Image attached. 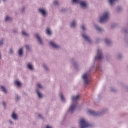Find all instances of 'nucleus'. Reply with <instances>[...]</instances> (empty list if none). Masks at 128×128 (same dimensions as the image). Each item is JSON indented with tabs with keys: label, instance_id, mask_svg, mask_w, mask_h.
<instances>
[{
	"label": "nucleus",
	"instance_id": "nucleus-1",
	"mask_svg": "<svg viewBox=\"0 0 128 128\" xmlns=\"http://www.w3.org/2000/svg\"><path fill=\"white\" fill-rule=\"evenodd\" d=\"M110 16V14L108 12H106L104 14L103 16L101 17L100 20V24H104V22H108V16Z\"/></svg>",
	"mask_w": 128,
	"mask_h": 128
},
{
	"label": "nucleus",
	"instance_id": "nucleus-2",
	"mask_svg": "<svg viewBox=\"0 0 128 128\" xmlns=\"http://www.w3.org/2000/svg\"><path fill=\"white\" fill-rule=\"evenodd\" d=\"M80 126H81V128H86L90 126V125L84 119L80 120Z\"/></svg>",
	"mask_w": 128,
	"mask_h": 128
},
{
	"label": "nucleus",
	"instance_id": "nucleus-3",
	"mask_svg": "<svg viewBox=\"0 0 128 128\" xmlns=\"http://www.w3.org/2000/svg\"><path fill=\"white\" fill-rule=\"evenodd\" d=\"M83 80L86 84H88V83L90 82V75L88 74H86L83 76Z\"/></svg>",
	"mask_w": 128,
	"mask_h": 128
},
{
	"label": "nucleus",
	"instance_id": "nucleus-4",
	"mask_svg": "<svg viewBox=\"0 0 128 128\" xmlns=\"http://www.w3.org/2000/svg\"><path fill=\"white\" fill-rule=\"evenodd\" d=\"M72 2L74 4L80 3V4L81 6H82V8H86V6H88V5L86 4V2H80V0H73Z\"/></svg>",
	"mask_w": 128,
	"mask_h": 128
},
{
	"label": "nucleus",
	"instance_id": "nucleus-5",
	"mask_svg": "<svg viewBox=\"0 0 128 128\" xmlns=\"http://www.w3.org/2000/svg\"><path fill=\"white\" fill-rule=\"evenodd\" d=\"M88 114H90V116H100V114L94 111H92V110H88Z\"/></svg>",
	"mask_w": 128,
	"mask_h": 128
},
{
	"label": "nucleus",
	"instance_id": "nucleus-6",
	"mask_svg": "<svg viewBox=\"0 0 128 128\" xmlns=\"http://www.w3.org/2000/svg\"><path fill=\"white\" fill-rule=\"evenodd\" d=\"M98 58L96 57V60H100L102 59V51L100 50H98Z\"/></svg>",
	"mask_w": 128,
	"mask_h": 128
},
{
	"label": "nucleus",
	"instance_id": "nucleus-7",
	"mask_svg": "<svg viewBox=\"0 0 128 128\" xmlns=\"http://www.w3.org/2000/svg\"><path fill=\"white\" fill-rule=\"evenodd\" d=\"M76 108V104L72 105L70 108L69 112L72 113L74 112Z\"/></svg>",
	"mask_w": 128,
	"mask_h": 128
},
{
	"label": "nucleus",
	"instance_id": "nucleus-8",
	"mask_svg": "<svg viewBox=\"0 0 128 128\" xmlns=\"http://www.w3.org/2000/svg\"><path fill=\"white\" fill-rule=\"evenodd\" d=\"M78 100H80V96L78 95L76 96H73L72 98V100L73 102H76Z\"/></svg>",
	"mask_w": 128,
	"mask_h": 128
},
{
	"label": "nucleus",
	"instance_id": "nucleus-9",
	"mask_svg": "<svg viewBox=\"0 0 128 128\" xmlns=\"http://www.w3.org/2000/svg\"><path fill=\"white\" fill-rule=\"evenodd\" d=\"M82 38H84V40H86L87 42H90V37L86 36V34H83L82 35Z\"/></svg>",
	"mask_w": 128,
	"mask_h": 128
},
{
	"label": "nucleus",
	"instance_id": "nucleus-10",
	"mask_svg": "<svg viewBox=\"0 0 128 128\" xmlns=\"http://www.w3.org/2000/svg\"><path fill=\"white\" fill-rule=\"evenodd\" d=\"M50 45L52 46V48H60V46H58L56 44L52 42H50Z\"/></svg>",
	"mask_w": 128,
	"mask_h": 128
},
{
	"label": "nucleus",
	"instance_id": "nucleus-11",
	"mask_svg": "<svg viewBox=\"0 0 128 128\" xmlns=\"http://www.w3.org/2000/svg\"><path fill=\"white\" fill-rule=\"evenodd\" d=\"M36 38L38 40V42L40 44H42V39L40 38V36L38 34H36Z\"/></svg>",
	"mask_w": 128,
	"mask_h": 128
},
{
	"label": "nucleus",
	"instance_id": "nucleus-12",
	"mask_svg": "<svg viewBox=\"0 0 128 128\" xmlns=\"http://www.w3.org/2000/svg\"><path fill=\"white\" fill-rule=\"evenodd\" d=\"M39 12L42 14V16H44L46 14V11L44 10L40 9L39 10Z\"/></svg>",
	"mask_w": 128,
	"mask_h": 128
},
{
	"label": "nucleus",
	"instance_id": "nucleus-13",
	"mask_svg": "<svg viewBox=\"0 0 128 128\" xmlns=\"http://www.w3.org/2000/svg\"><path fill=\"white\" fill-rule=\"evenodd\" d=\"M36 93L37 94L39 98H42V95L38 90H36Z\"/></svg>",
	"mask_w": 128,
	"mask_h": 128
},
{
	"label": "nucleus",
	"instance_id": "nucleus-14",
	"mask_svg": "<svg viewBox=\"0 0 128 128\" xmlns=\"http://www.w3.org/2000/svg\"><path fill=\"white\" fill-rule=\"evenodd\" d=\"M0 89L2 90V92H4L5 94H6L8 92L6 89V88L4 86H1Z\"/></svg>",
	"mask_w": 128,
	"mask_h": 128
},
{
	"label": "nucleus",
	"instance_id": "nucleus-15",
	"mask_svg": "<svg viewBox=\"0 0 128 128\" xmlns=\"http://www.w3.org/2000/svg\"><path fill=\"white\" fill-rule=\"evenodd\" d=\"M12 118L14 120H18V116L16 114V113L14 112L12 114Z\"/></svg>",
	"mask_w": 128,
	"mask_h": 128
},
{
	"label": "nucleus",
	"instance_id": "nucleus-16",
	"mask_svg": "<svg viewBox=\"0 0 128 128\" xmlns=\"http://www.w3.org/2000/svg\"><path fill=\"white\" fill-rule=\"evenodd\" d=\"M28 68H29V70H34V68L32 67V66L30 64H28Z\"/></svg>",
	"mask_w": 128,
	"mask_h": 128
},
{
	"label": "nucleus",
	"instance_id": "nucleus-17",
	"mask_svg": "<svg viewBox=\"0 0 128 128\" xmlns=\"http://www.w3.org/2000/svg\"><path fill=\"white\" fill-rule=\"evenodd\" d=\"M15 84L17 86H22V84L18 81H16Z\"/></svg>",
	"mask_w": 128,
	"mask_h": 128
},
{
	"label": "nucleus",
	"instance_id": "nucleus-18",
	"mask_svg": "<svg viewBox=\"0 0 128 128\" xmlns=\"http://www.w3.org/2000/svg\"><path fill=\"white\" fill-rule=\"evenodd\" d=\"M118 1V0H109V2L110 4H114L116 2Z\"/></svg>",
	"mask_w": 128,
	"mask_h": 128
},
{
	"label": "nucleus",
	"instance_id": "nucleus-19",
	"mask_svg": "<svg viewBox=\"0 0 128 128\" xmlns=\"http://www.w3.org/2000/svg\"><path fill=\"white\" fill-rule=\"evenodd\" d=\"M46 34L49 36H50V34H52V32H50V28H48L46 30Z\"/></svg>",
	"mask_w": 128,
	"mask_h": 128
},
{
	"label": "nucleus",
	"instance_id": "nucleus-20",
	"mask_svg": "<svg viewBox=\"0 0 128 128\" xmlns=\"http://www.w3.org/2000/svg\"><path fill=\"white\" fill-rule=\"evenodd\" d=\"M76 26V24L75 22H73L71 24L72 28H75Z\"/></svg>",
	"mask_w": 128,
	"mask_h": 128
},
{
	"label": "nucleus",
	"instance_id": "nucleus-21",
	"mask_svg": "<svg viewBox=\"0 0 128 128\" xmlns=\"http://www.w3.org/2000/svg\"><path fill=\"white\" fill-rule=\"evenodd\" d=\"M11 20H12V18H10L8 16H7V17H6L5 20H6V22H10Z\"/></svg>",
	"mask_w": 128,
	"mask_h": 128
},
{
	"label": "nucleus",
	"instance_id": "nucleus-22",
	"mask_svg": "<svg viewBox=\"0 0 128 128\" xmlns=\"http://www.w3.org/2000/svg\"><path fill=\"white\" fill-rule=\"evenodd\" d=\"M96 30H99V32H102V28H100L98 26H96Z\"/></svg>",
	"mask_w": 128,
	"mask_h": 128
},
{
	"label": "nucleus",
	"instance_id": "nucleus-23",
	"mask_svg": "<svg viewBox=\"0 0 128 128\" xmlns=\"http://www.w3.org/2000/svg\"><path fill=\"white\" fill-rule=\"evenodd\" d=\"M22 34L23 36H28V34L26 32L24 31H22Z\"/></svg>",
	"mask_w": 128,
	"mask_h": 128
},
{
	"label": "nucleus",
	"instance_id": "nucleus-24",
	"mask_svg": "<svg viewBox=\"0 0 128 128\" xmlns=\"http://www.w3.org/2000/svg\"><path fill=\"white\" fill-rule=\"evenodd\" d=\"M20 56H22V48H20L19 50Z\"/></svg>",
	"mask_w": 128,
	"mask_h": 128
},
{
	"label": "nucleus",
	"instance_id": "nucleus-25",
	"mask_svg": "<svg viewBox=\"0 0 128 128\" xmlns=\"http://www.w3.org/2000/svg\"><path fill=\"white\" fill-rule=\"evenodd\" d=\"M37 86L38 88H42V84H37Z\"/></svg>",
	"mask_w": 128,
	"mask_h": 128
},
{
	"label": "nucleus",
	"instance_id": "nucleus-26",
	"mask_svg": "<svg viewBox=\"0 0 128 128\" xmlns=\"http://www.w3.org/2000/svg\"><path fill=\"white\" fill-rule=\"evenodd\" d=\"M60 98H61L62 100H64V96H62V94H60Z\"/></svg>",
	"mask_w": 128,
	"mask_h": 128
},
{
	"label": "nucleus",
	"instance_id": "nucleus-27",
	"mask_svg": "<svg viewBox=\"0 0 128 128\" xmlns=\"http://www.w3.org/2000/svg\"><path fill=\"white\" fill-rule=\"evenodd\" d=\"M106 42L107 44H110V41L108 40H106Z\"/></svg>",
	"mask_w": 128,
	"mask_h": 128
},
{
	"label": "nucleus",
	"instance_id": "nucleus-28",
	"mask_svg": "<svg viewBox=\"0 0 128 128\" xmlns=\"http://www.w3.org/2000/svg\"><path fill=\"white\" fill-rule=\"evenodd\" d=\"M54 6H58V1H55L54 2Z\"/></svg>",
	"mask_w": 128,
	"mask_h": 128
},
{
	"label": "nucleus",
	"instance_id": "nucleus-29",
	"mask_svg": "<svg viewBox=\"0 0 128 128\" xmlns=\"http://www.w3.org/2000/svg\"><path fill=\"white\" fill-rule=\"evenodd\" d=\"M26 48L27 50H30V47L29 46H26Z\"/></svg>",
	"mask_w": 128,
	"mask_h": 128
},
{
	"label": "nucleus",
	"instance_id": "nucleus-30",
	"mask_svg": "<svg viewBox=\"0 0 128 128\" xmlns=\"http://www.w3.org/2000/svg\"><path fill=\"white\" fill-rule=\"evenodd\" d=\"M82 28L83 30H86V28L84 27V26H82Z\"/></svg>",
	"mask_w": 128,
	"mask_h": 128
},
{
	"label": "nucleus",
	"instance_id": "nucleus-31",
	"mask_svg": "<svg viewBox=\"0 0 128 128\" xmlns=\"http://www.w3.org/2000/svg\"><path fill=\"white\" fill-rule=\"evenodd\" d=\"M2 44H4V40L0 42V46H2Z\"/></svg>",
	"mask_w": 128,
	"mask_h": 128
},
{
	"label": "nucleus",
	"instance_id": "nucleus-32",
	"mask_svg": "<svg viewBox=\"0 0 128 128\" xmlns=\"http://www.w3.org/2000/svg\"><path fill=\"white\" fill-rule=\"evenodd\" d=\"M16 100H20V97L17 96V97L16 98Z\"/></svg>",
	"mask_w": 128,
	"mask_h": 128
},
{
	"label": "nucleus",
	"instance_id": "nucleus-33",
	"mask_svg": "<svg viewBox=\"0 0 128 128\" xmlns=\"http://www.w3.org/2000/svg\"><path fill=\"white\" fill-rule=\"evenodd\" d=\"M3 105H4V106L6 108V102H3Z\"/></svg>",
	"mask_w": 128,
	"mask_h": 128
},
{
	"label": "nucleus",
	"instance_id": "nucleus-34",
	"mask_svg": "<svg viewBox=\"0 0 128 128\" xmlns=\"http://www.w3.org/2000/svg\"><path fill=\"white\" fill-rule=\"evenodd\" d=\"M38 116H39V118H42V115H40V114L38 115Z\"/></svg>",
	"mask_w": 128,
	"mask_h": 128
},
{
	"label": "nucleus",
	"instance_id": "nucleus-35",
	"mask_svg": "<svg viewBox=\"0 0 128 128\" xmlns=\"http://www.w3.org/2000/svg\"><path fill=\"white\" fill-rule=\"evenodd\" d=\"M10 54H12V50H10Z\"/></svg>",
	"mask_w": 128,
	"mask_h": 128
},
{
	"label": "nucleus",
	"instance_id": "nucleus-36",
	"mask_svg": "<svg viewBox=\"0 0 128 128\" xmlns=\"http://www.w3.org/2000/svg\"><path fill=\"white\" fill-rule=\"evenodd\" d=\"M118 58H120V55L118 56Z\"/></svg>",
	"mask_w": 128,
	"mask_h": 128
},
{
	"label": "nucleus",
	"instance_id": "nucleus-37",
	"mask_svg": "<svg viewBox=\"0 0 128 128\" xmlns=\"http://www.w3.org/2000/svg\"><path fill=\"white\" fill-rule=\"evenodd\" d=\"M46 70H48V68L46 67H44Z\"/></svg>",
	"mask_w": 128,
	"mask_h": 128
},
{
	"label": "nucleus",
	"instance_id": "nucleus-38",
	"mask_svg": "<svg viewBox=\"0 0 128 128\" xmlns=\"http://www.w3.org/2000/svg\"><path fill=\"white\" fill-rule=\"evenodd\" d=\"M10 124H12V122H11V121H10Z\"/></svg>",
	"mask_w": 128,
	"mask_h": 128
},
{
	"label": "nucleus",
	"instance_id": "nucleus-39",
	"mask_svg": "<svg viewBox=\"0 0 128 128\" xmlns=\"http://www.w3.org/2000/svg\"><path fill=\"white\" fill-rule=\"evenodd\" d=\"M3 2H6V0H3Z\"/></svg>",
	"mask_w": 128,
	"mask_h": 128
},
{
	"label": "nucleus",
	"instance_id": "nucleus-40",
	"mask_svg": "<svg viewBox=\"0 0 128 128\" xmlns=\"http://www.w3.org/2000/svg\"><path fill=\"white\" fill-rule=\"evenodd\" d=\"M0 58H2V57H0Z\"/></svg>",
	"mask_w": 128,
	"mask_h": 128
}]
</instances>
